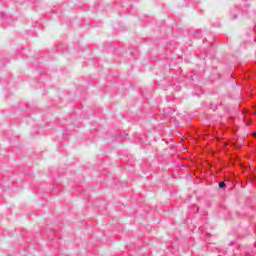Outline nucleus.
<instances>
[{
	"mask_svg": "<svg viewBox=\"0 0 256 256\" xmlns=\"http://www.w3.org/2000/svg\"><path fill=\"white\" fill-rule=\"evenodd\" d=\"M219 187L223 189V187H225V182H219Z\"/></svg>",
	"mask_w": 256,
	"mask_h": 256,
	"instance_id": "f257e3e1",
	"label": "nucleus"
}]
</instances>
